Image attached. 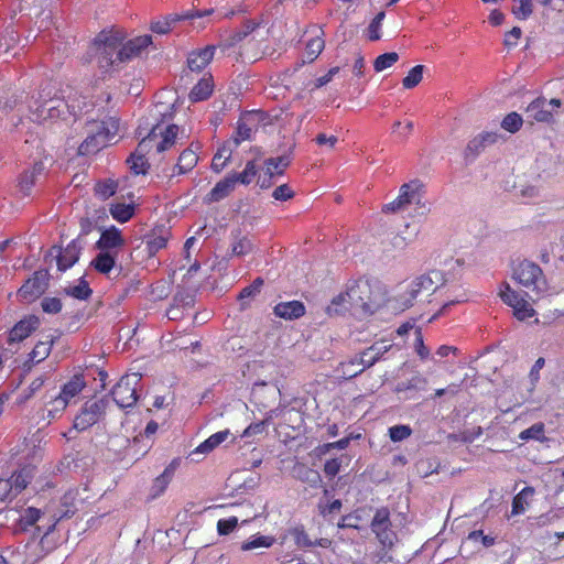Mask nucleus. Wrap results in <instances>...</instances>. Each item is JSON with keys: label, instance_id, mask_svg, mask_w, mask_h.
<instances>
[{"label": "nucleus", "instance_id": "obj_1", "mask_svg": "<svg viewBox=\"0 0 564 564\" xmlns=\"http://www.w3.org/2000/svg\"><path fill=\"white\" fill-rule=\"evenodd\" d=\"M22 98L23 94L12 95L6 101L0 99V110L4 113L15 110L18 116L28 113L31 121L46 123L76 116L85 105L78 97L65 95L64 90H58L50 84L43 86L26 104Z\"/></svg>", "mask_w": 564, "mask_h": 564}, {"label": "nucleus", "instance_id": "obj_2", "mask_svg": "<svg viewBox=\"0 0 564 564\" xmlns=\"http://www.w3.org/2000/svg\"><path fill=\"white\" fill-rule=\"evenodd\" d=\"M151 43V35H141L121 44L118 36L102 31L95 39L93 48L98 54L100 68L120 69L123 64L141 56Z\"/></svg>", "mask_w": 564, "mask_h": 564}, {"label": "nucleus", "instance_id": "obj_3", "mask_svg": "<svg viewBox=\"0 0 564 564\" xmlns=\"http://www.w3.org/2000/svg\"><path fill=\"white\" fill-rule=\"evenodd\" d=\"M120 131V122L115 117L102 121H89L85 127V139L78 148V154L90 155L111 143Z\"/></svg>", "mask_w": 564, "mask_h": 564}, {"label": "nucleus", "instance_id": "obj_4", "mask_svg": "<svg viewBox=\"0 0 564 564\" xmlns=\"http://www.w3.org/2000/svg\"><path fill=\"white\" fill-rule=\"evenodd\" d=\"M348 299L354 314H372L381 304L380 288L368 280L354 282L348 286Z\"/></svg>", "mask_w": 564, "mask_h": 564}, {"label": "nucleus", "instance_id": "obj_5", "mask_svg": "<svg viewBox=\"0 0 564 564\" xmlns=\"http://www.w3.org/2000/svg\"><path fill=\"white\" fill-rule=\"evenodd\" d=\"M512 278L536 299L544 297L549 292L545 275L534 262L528 260L519 262L513 269Z\"/></svg>", "mask_w": 564, "mask_h": 564}, {"label": "nucleus", "instance_id": "obj_6", "mask_svg": "<svg viewBox=\"0 0 564 564\" xmlns=\"http://www.w3.org/2000/svg\"><path fill=\"white\" fill-rule=\"evenodd\" d=\"M39 521H42V524H39L36 530L39 533H43L44 536H46L55 530L59 518L55 514H46V512L41 509L28 507L21 511L18 519L19 527L24 531L35 525Z\"/></svg>", "mask_w": 564, "mask_h": 564}, {"label": "nucleus", "instance_id": "obj_7", "mask_svg": "<svg viewBox=\"0 0 564 564\" xmlns=\"http://www.w3.org/2000/svg\"><path fill=\"white\" fill-rule=\"evenodd\" d=\"M141 381V376L138 372L128 373L117 382L113 387L111 394L113 401L120 408H129L132 406L137 400V387Z\"/></svg>", "mask_w": 564, "mask_h": 564}, {"label": "nucleus", "instance_id": "obj_8", "mask_svg": "<svg viewBox=\"0 0 564 564\" xmlns=\"http://www.w3.org/2000/svg\"><path fill=\"white\" fill-rule=\"evenodd\" d=\"M499 296L505 304L512 307L513 314L519 321L534 316L535 311L531 304L519 292L512 290L508 283L501 285Z\"/></svg>", "mask_w": 564, "mask_h": 564}, {"label": "nucleus", "instance_id": "obj_9", "mask_svg": "<svg viewBox=\"0 0 564 564\" xmlns=\"http://www.w3.org/2000/svg\"><path fill=\"white\" fill-rule=\"evenodd\" d=\"M499 296L505 304L512 307L513 314L519 321L534 316L535 311L531 304L519 292L512 290L508 283L501 285Z\"/></svg>", "mask_w": 564, "mask_h": 564}, {"label": "nucleus", "instance_id": "obj_10", "mask_svg": "<svg viewBox=\"0 0 564 564\" xmlns=\"http://www.w3.org/2000/svg\"><path fill=\"white\" fill-rule=\"evenodd\" d=\"M499 296L505 304L512 307L513 314L519 321L534 316L535 311L531 304L519 292L512 290L508 283L501 285Z\"/></svg>", "mask_w": 564, "mask_h": 564}, {"label": "nucleus", "instance_id": "obj_11", "mask_svg": "<svg viewBox=\"0 0 564 564\" xmlns=\"http://www.w3.org/2000/svg\"><path fill=\"white\" fill-rule=\"evenodd\" d=\"M80 246L73 240L64 249L61 247H52L46 256V261L52 265L53 262L59 271L64 272L73 267L79 259Z\"/></svg>", "mask_w": 564, "mask_h": 564}, {"label": "nucleus", "instance_id": "obj_12", "mask_svg": "<svg viewBox=\"0 0 564 564\" xmlns=\"http://www.w3.org/2000/svg\"><path fill=\"white\" fill-rule=\"evenodd\" d=\"M107 402L102 399L86 402L82 411L76 415L73 429L86 431L96 424L106 412Z\"/></svg>", "mask_w": 564, "mask_h": 564}, {"label": "nucleus", "instance_id": "obj_13", "mask_svg": "<svg viewBox=\"0 0 564 564\" xmlns=\"http://www.w3.org/2000/svg\"><path fill=\"white\" fill-rule=\"evenodd\" d=\"M443 282V274L437 270H433L426 274H423L411 282L408 289L410 299L405 301L408 306L412 305V301L419 295L426 293L431 294L438 289L440 283Z\"/></svg>", "mask_w": 564, "mask_h": 564}, {"label": "nucleus", "instance_id": "obj_14", "mask_svg": "<svg viewBox=\"0 0 564 564\" xmlns=\"http://www.w3.org/2000/svg\"><path fill=\"white\" fill-rule=\"evenodd\" d=\"M371 530L383 546H391L395 534L391 530L390 512L387 508H380L376 511L371 521Z\"/></svg>", "mask_w": 564, "mask_h": 564}, {"label": "nucleus", "instance_id": "obj_15", "mask_svg": "<svg viewBox=\"0 0 564 564\" xmlns=\"http://www.w3.org/2000/svg\"><path fill=\"white\" fill-rule=\"evenodd\" d=\"M37 324V318L33 316L18 322L7 336L8 347L4 350L11 355L15 354L19 350L20 343L30 336Z\"/></svg>", "mask_w": 564, "mask_h": 564}, {"label": "nucleus", "instance_id": "obj_16", "mask_svg": "<svg viewBox=\"0 0 564 564\" xmlns=\"http://www.w3.org/2000/svg\"><path fill=\"white\" fill-rule=\"evenodd\" d=\"M562 102L557 98L546 100L545 98H536L530 102L525 109L528 118L538 122H550L553 119V110L561 107Z\"/></svg>", "mask_w": 564, "mask_h": 564}, {"label": "nucleus", "instance_id": "obj_17", "mask_svg": "<svg viewBox=\"0 0 564 564\" xmlns=\"http://www.w3.org/2000/svg\"><path fill=\"white\" fill-rule=\"evenodd\" d=\"M214 13V9L188 11L185 14H170L162 20H158L151 24V30L158 34H166L172 30L174 23L181 20H194L208 17Z\"/></svg>", "mask_w": 564, "mask_h": 564}, {"label": "nucleus", "instance_id": "obj_18", "mask_svg": "<svg viewBox=\"0 0 564 564\" xmlns=\"http://www.w3.org/2000/svg\"><path fill=\"white\" fill-rule=\"evenodd\" d=\"M46 285V273L37 271L19 289L18 296L21 301L30 303L45 292Z\"/></svg>", "mask_w": 564, "mask_h": 564}, {"label": "nucleus", "instance_id": "obj_19", "mask_svg": "<svg viewBox=\"0 0 564 564\" xmlns=\"http://www.w3.org/2000/svg\"><path fill=\"white\" fill-rule=\"evenodd\" d=\"M153 141H155V133L150 132L139 142L135 152L131 154L129 159L130 167L135 174H145L149 165L145 156L151 152Z\"/></svg>", "mask_w": 564, "mask_h": 564}, {"label": "nucleus", "instance_id": "obj_20", "mask_svg": "<svg viewBox=\"0 0 564 564\" xmlns=\"http://www.w3.org/2000/svg\"><path fill=\"white\" fill-rule=\"evenodd\" d=\"M398 196L405 206L415 204L425 212L429 210L423 197V184L419 180H413L403 184L399 189Z\"/></svg>", "mask_w": 564, "mask_h": 564}, {"label": "nucleus", "instance_id": "obj_21", "mask_svg": "<svg viewBox=\"0 0 564 564\" xmlns=\"http://www.w3.org/2000/svg\"><path fill=\"white\" fill-rule=\"evenodd\" d=\"M126 243L124 238L121 235L120 229L115 226H111L105 229L98 241L96 242V248L106 252H118Z\"/></svg>", "mask_w": 564, "mask_h": 564}, {"label": "nucleus", "instance_id": "obj_22", "mask_svg": "<svg viewBox=\"0 0 564 564\" xmlns=\"http://www.w3.org/2000/svg\"><path fill=\"white\" fill-rule=\"evenodd\" d=\"M178 130L176 124L167 126L160 133L156 132V129H153L151 132L155 133V141L152 143L151 151L154 150L155 153H163L172 149L177 143Z\"/></svg>", "mask_w": 564, "mask_h": 564}, {"label": "nucleus", "instance_id": "obj_23", "mask_svg": "<svg viewBox=\"0 0 564 564\" xmlns=\"http://www.w3.org/2000/svg\"><path fill=\"white\" fill-rule=\"evenodd\" d=\"M215 51L216 46L214 45L193 51L187 57L188 68L193 72H200L212 62Z\"/></svg>", "mask_w": 564, "mask_h": 564}, {"label": "nucleus", "instance_id": "obj_24", "mask_svg": "<svg viewBox=\"0 0 564 564\" xmlns=\"http://www.w3.org/2000/svg\"><path fill=\"white\" fill-rule=\"evenodd\" d=\"M177 466V460L174 459L169 466L165 467L162 474H160L152 482L150 487V498L156 499L159 498L167 488L171 482L174 471Z\"/></svg>", "mask_w": 564, "mask_h": 564}, {"label": "nucleus", "instance_id": "obj_25", "mask_svg": "<svg viewBox=\"0 0 564 564\" xmlns=\"http://www.w3.org/2000/svg\"><path fill=\"white\" fill-rule=\"evenodd\" d=\"M67 405L58 394L46 393L43 398V417L48 421L55 420L63 414Z\"/></svg>", "mask_w": 564, "mask_h": 564}, {"label": "nucleus", "instance_id": "obj_26", "mask_svg": "<svg viewBox=\"0 0 564 564\" xmlns=\"http://www.w3.org/2000/svg\"><path fill=\"white\" fill-rule=\"evenodd\" d=\"M229 430H223L212 434L207 440L202 442L192 453L191 456L207 455L223 444L230 435Z\"/></svg>", "mask_w": 564, "mask_h": 564}, {"label": "nucleus", "instance_id": "obj_27", "mask_svg": "<svg viewBox=\"0 0 564 564\" xmlns=\"http://www.w3.org/2000/svg\"><path fill=\"white\" fill-rule=\"evenodd\" d=\"M305 306L300 301L282 302L275 305L274 314L284 319H294L303 316Z\"/></svg>", "mask_w": 564, "mask_h": 564}, {"label": "nucleus", "instance_id": "obj_28", "mask_svg": "<svg viewBox=\"0 0 564 564\" xmlns=\"http://www.w3.org/2000/svg\"><path fill=\"white\" fill-rule=\"evenodd\" d=\"M118 252H106L99 250L97 256L91 260L90 265L97 272L108 275L116 267Z\"/></svg>", "mask_w": 564, "mask_h": 564}, {"label": "nucleus", "instance_id": "obj_29", "mask_svg": "<svg viewBox=\"0 0 564 564\" xmlns=\"http://www.w3.org/2000/svg\"><path fill=\"white\" fill-rule=\"evenodd\" d=\"M198 162V155L196 153V150L193 148L185 149L178 156L177 163L173 169V176L174 175H182L186 174L189 171H192Z\"/></svg>", "mask_w": 564, "mask_h": 564}, {"label": "nucleus", "instance_id": "obj_30", "mask_svg": "<svg viewBox=\"0 0 564 564\" xmlns=\"http://www.w3.org/2000/svg\"><path fill=\"white\" fill-rule=\"evenodd\" d=\"M35 470L31 466H24L14 473L8 480H11L13 496L19 495L31 482Z\"/></svg>", "mask_w": 564, "mask_h": 564}, {"label": "nucleus", "instance_id": "obj_31", "mask_svg": "<svg viewBox=\"0 0 564 564\" xmlns=\"http://www.w3.org/2000/svg\"><path fill=\"white\" fill-rule=\"evenodd\" d=\"M86 383L82 376H74L66 383L63 384L58 395L69 404L73 399L79 395L85 388Z\"/></svg>", "mask_w": 564, "mask_h": 564}, {"label": "nucleus", "instance_id": "obj_32", "mask_svg": "<svg viewBox=\"0 0 564 564\" xmlns=\"http://www.w3.org/2000/svg\"><path fill=\"white\" fill-rule=\"evenodd\" d=\"M273 535L253 534L240 544L243 552L257 551L259 549H270L275 543Z\"/></svg>", "mask_w": 564, "mask_h": 564}, {"label": "nucleus", "instance_id": "obj_33", "mask_svg": "<svg viewBox=\"0 0 564 564\" xmlns=\"http://www.w3.org/2000/svg\"><path fill=\"white\" fill-rule=\"evenodd\" d=\"M44 166L42 163H35L30 170L25 171L19 180L20 191L24 195H29L33 185L36 182V178L43 172Z\"/></svg>", "mask_w": 564, "mask_h": 564}, {"label": "nucleus", "instance_id": "obj_34", "mask_svg": "<svg viewBox=\"0 0 564 564\" xmlns=\"http://www.w3.org/2000/svg\"><path fill=\"white\" fill-rule=\"evenodd\" d=\"M236 183L231 175H227L224 180L219 181L213 189L209 192L207 199L208 202H219L227 197L235 188Z\"/></svg>", "mask_w": 564, "mask_h": 564}, {"label": "nucleus", "instance_id": "obj_35", "mask_svg": "<svg viewBox=\"0 0 564 564\" xmlns=\"http://www.w3.org/2000/svg\"><path fill=\"white\" fill-rule=\"evenodd\" d=\"M317 31V34L306 43L304 56L307 58V63L315 61L325 47L323 31L319 28Z\"/></svg>", "mask_w": 564, "mask_h": 564}, {"label": "nucleus", "instance_id": "obj_36", "mask_svg": "<svg viewBox=\"0 0 564 564\" xmlns=\"http://www.w3.org/2000/svg\"><path fill=\"white\" fill-rule=\"evenodd\" d=\"M213 87L212 77L202 78L191 90L189 99L195 102L207 99L213 93Z\"/></svg>", "mask_w": 564, "mask_h": 564}, {"label": "nucleus", "instance_id": "obj_37", "mask_svg": "<svg viewBox=\"0 0 564 564\" xmlns=\"http://www.w3.org/2000/svg\"><path fill=\"white\" fill-rule=\"evenodd\" d=\"M109 213L115 220L127 223L134 214V206L132 204L113 203L110 204Z\"/></svg>", "mask_w": 564, "mask_h": 564}, {"label": "nucleus", "instance_id": "obj_38", "mask_svg": "<svg viewBox=\"0 0 564 564\" xmlns=\"http://www.w3.org/2000/svg\"><path fill=\"white\" fill-rule=\"evenodd\" d=\"M499 137L500 135L497 131H482L468 143V149L471 151H479L487 145L496 143L499 140Z\"/></svg>", "mask_w": 564, "mask_h": 564}, {"label": "nucleus", "instance_id": "obj_39", "mask_svg": "<svg viewBox=\"0 0 564 564\" xmlns=\"http://www.w3.org/2000/svg\"><path fill=\"white\" fill-rule=\"evenodd\" d=\"M338 377L343 379H351L364 371V368L355 357L349 360L343 361L337 368Z\"/></svg>", "mask_w": 564, "mask_h": 564}, {"label": "nucleus", "instance_id": "obj_40", "mask_svg": "<svg viewBox=\"0 0 564 564\" xmlns=\"http://www.w3.org/2000/svg\"><path fill=\"white\" fill-rule=\"evenodd\" d=\"M258 174V166L254 161H248L243 171L240 173H230L234 182L237 184L249 185Z\"/></svg>", "mask_w": 564, "mask_h": 564}, {"label": "nucleus", "instance_id": "obj_41", "mask_svg": "<svg viewBox=\"0 0 564 564\" xmlns=\"http://www.w3.org/2000/svg\"><path fill=\"white\" fill-rule=\"evenodd\" d=\"M346 311H351L349 299H348V290L346 292L339 293L335 296L330 304L327 306V313L329 315H338L343 314Z\"/></svg>", "mask_w": 564, "mask_h": 564}, {"label": "nucleus", "instance_id": "obj_42", "mask_svg": "<svg viewBox=\"0 0 564 564\" xmlns=\"http://www.w3.org/2000/svg\"><path fill=\"white\" fill-rule=\"evenodd\" d=\"M534 495L532 487H524L512 501V514H521L525 511L528 499Z\"/></svg>", "mask_w": 564, "mask_h": 564}, {"label": "nucleus", "instance_id": "obj_43", "mask_svg": "<svg viewBox=\"0 0 564 564\" xmlns=\"http://www.w3.org/2000/svg\"><path fill=\"white\" fill-rule=\"evenodd\" d=\"M290 161L286 156L271 158L265 161V175H282Z\"/></svg>", "mask_w": 564, "mask_h": 564}, {"label": "nucleus", "instance_id": "obj_44", "mask_svg": "<svg viewBox=\"0 0 564 564\" xmlns=\"http://www.w3.org/2000/svg\"><path fill=\"white\" fill-rule=\"evenodd\" d=\"M65 292L74 299L87 300L91 294V289L84 279H80L77 284L66 288Z\"/></svg>", "mask_w": 564, "mask_h": 564}, {"label": "nucleus", "instance_id": "obj_45", "mask_svg": "<svg viewBox=\"0 0 564 564\" xmlns=\"http://www.w3.org/2000/svg\"><path fill=\"white\" fill-rule=\"evenodd\" d=\"M52 344V339L39 341L29 355L30 360L35 364L44 360L51 352Z\"/></svg>", "mask_w": 564, "mask_h": 564}, {"label": "nucleus", "instance_id": "obj_46", "mask_svg": "<svg viewBox=\"0 0 564 564\" xmlns=\"http://www.w3.org/2000/svg\"><path fill=\"white\" fill-rule=\"evenodd\" d=\"M424 68L425 67L423 65H416L412 67L406 76L402 79V86L405 89H412L416 87L423 78Z\"/></svg>", "mask_w": 564, "mask_h": 564}, {"label": "nucleus", "instance_id": "obj_47", "mask_svg": "<svg viewBox=\"0 0 564 564\" xmlns=\"http://www.w3.org/2000/svg\"><path fill=\"white\" fill-rule=\"evenodd\" d=\"M523 124V119L521 115L516 111L508 113L501 121L500 126L503 130L516 133L518 132Z\"/></svg>", "mask_w": 564, "mask_h": 564}, {"label": "nucleus", "instance_id": "obj_48", "mask_svg": "<svg viewBox=\"0 0 564 564\" xmlns=\"http://www.w3.org/2000/svg\"><path fill=\"white\" fill-rule=\"evenodd\" d=\"M230 158H231V150L228 149L227 147L220 148L213 158V161H212L213 171L216 173L221 172L226 167Z\"/></svg>", "mask_w": 564, "mask_h": 564}, {"label": "nucleus", "instance_id": "obj_49", "mask_svg": "<svg viewBox=\"0 0 564 564\" xmlns=\"http://www.w3.org/2000/svg\"><path fill=\"white\" fill-rule=\"evenodd\" d=\"M399 61V54L395 52H389L379 55L373 62V68L377 73L383 72L391 67Z\"/></svg>", "mask_w": 564, "mask_h": 564}, {"label": "nucleus", "instance_id": "obj_50", "mask_svg": "<svg viewBox=\"0 0 564 564\" xmlns=\"http://www.w3.org/2000/svg\"><path fill=\"white\" fill-rule=\"evenodd\" d=\"M519 438L521 441H529V440H534V441H540V442L543 441L545 438L544 437V424L541 422L533 424L529 429L522 431L519 434Z\"/></svg>", "mask_w": 564, "mask_h": 564}, {"label": "nucleus", "instance_id": "obj_51", "mask_svg": "<svg viewBox=\"0 0 564 564\" xmlns=\"http://www.w3.org/2000/svg\"><path fill=\"white\" fill-rule=\"evenodd\" d=\"M44 382L45 378L42 376L33 379L28 388L19 395V403H24L31 399L43 387Z\"/></svg>", "mask_w": 564, "mask_h": 564}, {"label": "nucleus", "instance_id": "obj_52", "mask_svg": "<svg viewBox=\"0 0 564 564\" xmlns=\"http://www.w3.org/2000/svg\"><path fill=\"white\" fill-rule=\"evenodd\" d=\"M512 13L520 20H527L532 13L531 0H513Z\"/></svg>", "mask_w": 564, "mask_h": 564}, {"label": "nucleus", "instance_id": "obj_53", "mask_svg": "<svg viewBox=\"0 0 564 564\" xmlns=\"http://www.w3.org/2000/svg\"><path fill=\"white\" fill-rule=\"evenodd\" d=\"M384 19V12H379L368 26L367 36L370 41H378L381 37V25Z\"/></svg>", "mask_w": 564, "mask_h": 564}, {"label": "nucleus", "instance_id": "obj_54", "mask_svg": "<svg viewBox=\"0 0 564 564\" xmlns=\"http://www.w3.org/2000/svg\"><path fill=\"white\" fill-rule=\"evenodd\" d=\"M412 430L408 425H394L389 429V436L392 442H402L408 438Z\"/></svg>", "mask_w": 564, "mask_h": 564}, {"label": "nucleus", "instance_id": "obj_55", "mask_svg": "<svg viewBox=\"0 0 564 564\" xmlns=\"http://www.w3.org/2000/svg\"><path fill=\"white\" fill-rule=\"evenodd\" d=\"M268 425V421L267 420H263V421H259V422H256V423H251L250 425H248L243 431L242 433L240 434V438H250V437H253L256 435H260L264 432L265 427Z\"/></svg>", "mask_w": 564, "mask_h": 564}, {"label": "nucleus", "instance_id": "obj_56", "mask_svg": "<svg viewBox=\"0 0 564 564\" xmlns=\"http://www.w3.org/2000/svg\"><path fill=\"white\" fill-rule=\"evenodd\" d=\"M116 191L117 184L113 181H106L96 185V194L102 199L109 198Z\"/></svg>", "mask_w": 564, "mask_h": 564}, {"label": "nucleus", "instance_id": "obj_57", "mask_svg": "<svg viewBox=\"0 0 564 564\" xmlns=\"http://www.w3.org/2000/svg\"><path fill=\"white\" fill-rule=\"evenodd\" d=\"M253 250V245L248 238H241L236 241L231 247V252L234 256H246Z\"/></svg>", "mask_w": 564, "mask_h": 564}, {"label": "nucleus", "instance_id": "obj_58", "mask_svg": "<svg viewBox=\"0 0 564 564\" xmlns=\"http://www.w3.org/2000/svg\"><path fill=\"white\" fill-rule=\"evenodd\" d=\"M238 525L237 517H229L226 519H220L217 522V531L220 535H227L232 532Z\"/></svg>", "mask_w": 564, "mask_h": 564}, {"label": "nucleus", "instance_id": "obj_59", "mask_svg": "<svg viewBox=\"0 0 564 564\" xmlns=\"http://www.w3.org/2000/svg\"><path fill=\"white\" fill-rule=\"evenodd\" d=\"M467 540L474 543L480 542L485 547H489L495 543V539L492 536L484 534L481 530L470 532L467 536Z\"/></svg>", "mask_w": 564, "mask_h": 564}, {"label": "nucleus", "instance_id": "obj_60", "mask_svg": "<svg viewBox=\"0 0 564 564\" xmlns=\"http://www.w3.org/2000/svg\"><path fill=\"white\" fill-rule=\"evenodd\" d=\"M413 127L412 121H406L404 124H402L401 121H397L393 123L392 133L397 134L399 138L406 139L411 134Z\"/></svg>", "mask_w": 564, "mask_h": 564}, {"label": "nucleus", "instance_id": "obj_61", "mask_svg": "<svg viewBox=\"0 0 564 564\" xmlns=\"http://www.w3.org/2000/svg\"><path fill=\"white\" fill-rule=\"evenodd\" d=\"M263 284V281L262 279L258 278L254 280V282L252 284H250L249 286H246L239 294V300L240 301H243L246 299H251L257 293L260 292V288L261 285Z\"/></svg>", "mask_w": 564, "mask_h": 564}, {"label": "nucleus", "instance_id": "obj_62", "mask_svg": "<svg viewBox=\"0 0 564 564\" xmlns=\"http://www.w3.org/2000/svg\"><path fill=\"white\" fill-rule=\"evenodd\" d=\"M293 195H294V192L288 184L278 186L272 193V197L274 199L281 200V202L291 199L293 197Z\"/></svg>", "mask_w": 564, "mask_h": 564}, {"label": "nucleus", "instance_id": "obj_63", "mask_svg": "<svg viewBox=\"0 0 564 564\" xmlns=\"http://www.w3.org/2000/svg\"><path fill=\"white\" fill-rule=\"evenodd\" d=\"M42 308L45 313L55 314L62 310V302L56 297H45L42 301Z\"/></svg>", "mask_w": 564, "mask_h": 564}, {"label": "nucleus", "instance_id": "obj_64", "mask_svg": "<svg viewBox=\"0 0 564 564\" xmlns=\"http://www.w3.org/2000/svg\"><path fill=\"white\" fill-rule=\"evenodd\" d=\"M252 130L245 122H239L237 127L236 137L234 142L239 145L242 141L249 140L251 138Z\"/></svg>", "mask_w": 564, "mask_h": 564}]
</instances>
